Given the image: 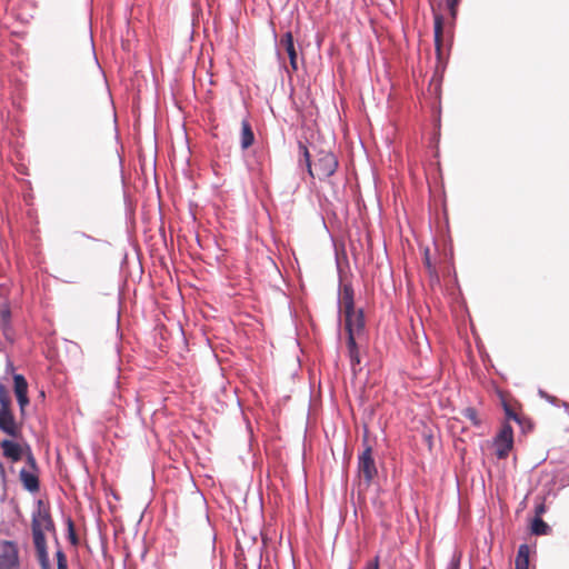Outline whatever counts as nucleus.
<instances>
[{"label":"nucleus","instance_id":"0eeeda50","mask_svg":"<svg viewBox=\"0 0 569 569\" xmlns=\"http://www.w3.org/2000/svg\"><path fill=\"white\" fill-rule=\"evenodd\" d=\"M0 429L12 438L20 436L21 429L7 406L0 408Z\"/></svg>","mask_w":569,"mask_h":569},{"label":"nucleus","instance_id":"6ab92c4d","mask_svg":"<svg viewBox=\"0 0 569 569\" xmlns=\"http://www.w3.org/2000/svg\"><path fill=\"white\" fill-rule=\"evenodd\" d=\"M58 569H68L67 557L61 549L56 552Z\"/></svg>","mask_w":569,"mask_h":569},{"label":"nucleus","instance_id":"a211bd4d","mask_svg":"<svg viewBox=\"0 0 569 569\" xmlns=\"http://www.w3.org/2000/svg\"><path fill=\"white\" fill-rule=\"evenodd\" d=\"M441 33H442L441 20H440V18H436V21H435V42H436V47H437L438 51H440V47H441Z\"/></svg>","mask_w":569,"mask_h":569},{"label":"nucleus","instance_id":"4468645a","mask_svg":"<svg viewBox=\"0 0 569 569\" xmlns=\"http://www.w3.org/2000/svg\"><path fill=\"white\" fill-rule=\"evenodd\" d=\"M348 351H349L350 363H351L352 368L355 369V367L360 363L359 350H358L355 337H348Z\"/></svg>","mask_w":569,"mask_h":569},{"label":"nucleus","instance_id":"dca6fc26","mask_svg":"<svg viewBox=\"0 0 569 569\" xmlns=\"http://www.w3.org/2000/svg\"><path fill=\"white\" fill-rule=\"evenodd\" d=\"M531 530L536 535H545L548 530V525L540 518H536L532 521Z\"/></svg>","mask_w":569,"mask_h":569},{"label":"nucleus","instance_id":"aec40b11","mask_svg":"<svg viewBox=\"0 0 569 569\" xmlns=\"http://www.w3.org/2000/svg\"><path fill=\"white\" fill-rule=\"evenodd\" d=\"M460 558H461V555L456 552V553L452 556V559H451V561L449 562V565H448V568H447V569H459Z\"/></svg>","mask_w":569,"mask_h":569},{"label":"nucleus","instance_id":"b1692460","mask_svg":"<svg viewBox=\"0 0 569 569\" xmlns=\"http://www.w3.org/2000/svg\"><path fill=\"white\" fill-rule=\"evenodd\" d=\"M28 462H30L31 465H34V458L31 453L28 455Z\"/></svg>","mask_w":569,"mask_h":569},{"label":"nucleus","instance_id":"9d476101","mask_svg":"<svg viewBox=\"0 0 569 569\" xmlns=\"http://www.w3.org/2000/svg\"><path fill=\"white\" fill-rule=\"evenodd\" d=\"M33 545H34V548L37 551V557H38L41 568L42 569H51L49 555L47 551L46 539H38V541H33Z\"/></svg>","mask_w":569,"mask_h":569},{"label":"nucleus","instance_id":"4be33fe9","mask_svg":"<svg viewBox=\"0 0 569 569\" xmlns=\"http://www.w3.org/2000/svg\"><path fill=\"white\" fill-rule=\"evenodd\" d=\"M363 569H379V559L376 557L373 560L369 561Z\"/></svg>","mask_w":569,"mask_h":569},{"label":"nucleus","instance_id":"ddd939ff","mask_svg":"<svg viewBox=\"0 0 569 569\" xmlns=\"http://www.w3.org/2000/svg\"><path fill=\"white\" fill-rule=\"evenodd\" d=\"M20 479L23 482L24 488L29 491H36L39 489L38 478L33 473L23 469L20 471Z\"/></svg>","mask_w":569,"mask_h":569},{"label":"nucleus","instance_id":"f257e3e1","mask_svg":"<svg viewBox=\"0 0 569 569\" xmlns=\"http://www.w3.org/2000/svg\"><path fill=\"white\" fill-rule=\"evenodd\" d=\"M299 149L302 158L299 160L300 163H305L308 174L311 178L317 177L318 179H326L332 176L338 167V161L332 152L321 151L318 154V158L315 162V167L312 168L310 161V153L308 148L299 143Z\"/></svg>","mask_w":569,"mask_h":569},{"label":"nucleus","instance_id":"393cba45","mask_svg":"<svg viewBox=\"0 0 569 569\" xmlns=\"http://www.w3.org/2000/svg\"><path fill=\"white\" fill-rule=\"evenodd\" d=\"M82 238H89L88 236H86V233H81L80 234Z\"/></svg>","mask_w":569,"mask_h":569},{"label":"nucleus","instance_id":"f8f14e48","mask_svg":"<svg viewBox=\"0 0 569 569\" xmlns=\"http://www.w3.org/2000/svg\"><path fill=\"white\" fill-rule=\"evenodd\" d=\"M516 569H529V547L521 545L516 557Z\"/></svg>","mask_w":569,"mask_h":569},{"label":"nucleus","instance_id":"412c9836","mask_svg":"<svg viewBox=\"0 0 569 569\" xmlns=\"http://www.w3.org/2000/svg\"><path fill=\"white\" fill-rule=\"evenodd\" d=\"M16 397H17V401L19 403V407H20L21 411H23L26 406H28V403H29V399H28L27 393L19 395V396H16Z\"/></svg>","mask_w":569,"mask_h":569},{"label":"nucleus","instance_id":"423d86ee","mask_svg":"<svg viewBox=\"0 0 569 569\" xmlns=\"http://www.w3.org/2000/svg\"><path fill=\"white\" fill-rule=\"evenodd\" d=\"M0 569H19L18 549L11 541L0 542Z\"/></svg>","mask_w":569,"mask_h":569},{"label":"nucleus","instance_id":"9b49d317","mask_svg":"<svg viewBox=\"0 0 569 569\" xmlns=\"http://www.w3.org/2000/svg\"><path fill=\"white\" fill-rule=\"evenodd\" d=\"M254 136L250 127V123L243 120L241 123V148L248 149L250 146H252Z\"/></svg>","mask_w":569,"mask_h":569},{"label":"nucleus","instance_id":"7ed1b4c3","mask_svg":"<svg viewBox=\"0 0 569 569\" xmlns=\"http://www.w3.org/2000/svg\"><path fill=\"white\" fill-rule=\"evenodd\" d=\"M358 472L361 478V482L365 483L366 487H369L377 476V467L375 459L372 457L371 447H367L362 453L358 458Z\"/></svg>","mask_w":569,"mask_h":569},{"label":"nucleus","instance_id":"5701e85b","mask_svg":"<svg viewBox=\"0 0 569 569\" xmlns=\"http://www.w3.org/2000/svg\"><path fill=\"white\" fill-rule=\"evenodd\" d=\"M459 0H447L448 7L451 11L455 10V7L458 4Z\"/></svg>","mask_w":569,"mask_h":569},{"label":"nucleus","instance_id":"6e6552de","mask_svg":"<svg viewBox=\"0 0 569 569\" xmlns=\"http://www.w3.org/2000/svg\"><path fill=\"white\" fill-rule=\"evenodd\" d=\"M281 44L284 47L286 52L290 60V66L293 71L298 69L297 51L295 49L293 37L291 32H286L281 38Z\"/></svg>","mask_w":569,"mask_h":569},{"label":"nucleus","instance_id":"1a4fd4ad","mask_svg":"<svg viewBox=\"0 0 569 569\" xmlns=\"http://www.w3.org/2000/svg\"><path fill=\"white\" fill-rule=\"evenodd\" d=\"M1 448L3 450V455L11 459L12 461H19L22 458V447L12 440H2Z\"/></svg>","mask_w":569,"mask_h":569},{"label":"nucleus","instance_id":"2eb2a0df","mask_svg":"<svg viewBox=\"0 0 569 569\" xmlns=\"http://www.w3.org/2000/svg\"><path fill=\"white\" fill-rule=\"evenodd\" d=\"M16 396L28 393L27 380L21 375H16L13 378Z\"/></svg>","mask_w":569,"mask_h":569},{"label":"nucleus","instance_id":"39448f33","mask_svg":"<svg viewBox=\"0 0 569 569\" xmlns=\"http://www.w3.org/2000/svg\"><path fill=\"white\" fill-rule=\"evenodd\" d=\"M493 446L498 458L503 459L509 455L513 446V430L509 423L502 425L493 440Z\"/></svg>","mask_w":569,"mask_h":569},{"label":"nucleus","instance_id":"f3484780","mask_svg":"<svg viewBox=\"0 0 569 569\" xmlns=\"http://www.w3.org/2000/svg\"><path fill=\"white\" fill-rule=\"evenodd\" d=\"M462 415H463V417H466L467 419H469L473 426L478 427V426H480V425H481V420L478 418V415H477L476 409H473V408H471V407L466 408V409L462 411Z\"/></svg>","mask_w":569,"mask_h":569},{"label":"nucleus","instance_id":"20e7f679","mask_svg":"<svg viewBox=\"0 0 569 569\" xmlns=\"http://www.w3.org/2000/svg\"><path fill=\"white\" fill-rule=\"evenodd\" d=\"M53 530V522L49 511L39 503L38 510L32 516L33 541L46 539L44 532Z\"/></svg>","mask_w":569,"mask_h":569},{"label":"nucleus","instance_id":"f03ea898","mask_svg":"<svg viewBox=\"0 0 569 569\" xmlns=\"http://www.w3.org/2000/svg\"><path fill=\"white\" fill-rule=\"evenodd\" d=\"M340 311L345 316L346 329L348 337H355L361 332L365 327L363 315L361 310H356L353 306L352 291L345 288L341 302Z\"/></svg>","mask_w":569,"mask_h":569}]
</instances>
